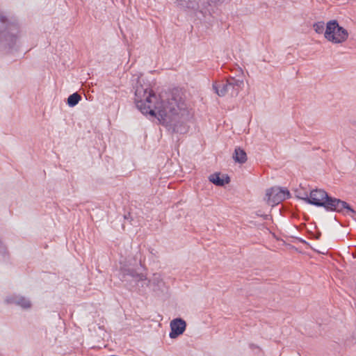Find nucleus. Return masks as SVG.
Masks as SVG:
<instances>
[{
  "label": "nucleus",
  "mask_w": 356,
  "mask_h": 356,
  "mask_svg": "<svg viewBox=\"0 0 356 356\" xmlns=\"http://www.w3.org/2000/svg\"><path fill=\"white\" fill-rule=\"evenodd\" d=\"M185 95L182 90L174 88L170 91L156 94L149 86L140 85L135 92V103L144 115L156 118L165 124L185 109Z\"/></svg>",
  "instance_id": "obj_1"
},
{
  "label": "nucleus",
  "mask_w": 356,
  "mask_h": 356,
  "mask_svg": "<svg viewBox=\"0 0 356 356\" xmlns=\"http://www.w3.org/2000/svg\"><path fill=\"white\" fill-rule=\"evenodd\" d=\"M348 31L340 26L336 20L330 21L327 24L325 38L334 43H341L347 40Z\"/></svg>",
  "instance_id": "obj_2"
},
{
  "label": "nucleus",
  "mask_w": 356,
  "mask_h": 356,
  "mask_svg": "<svg viewBox=\"0 0 356 356\" xmlns=\"http://www.w3.org/2000/svg\"><path fill=\"white\" fill-rule=\"evenodd\" d=\"M323 207H325L327 210L332 211H345L346 213L354 212V211L346 202L329 196Z\"/></svg>",
  "instance_id": "obj_3"
},
{
  "label": "nucleus",
  "mask_w": 356,
  "mask_h": 356,
  "mask_svg": "<svg viewBox=\"0 0 356 356\" xmlns=\"http://www.w3.org/2000/svg\"><path fill=\"white\" fill-rule=\"evenodd\" d=\"M290 193L288 191H284L279 188H271L267 191V202L270 204H276L288 198Z\"/></svg>",
  "instance_id": "obj_4"
},
{
  "label": "nucleus",
  "mask_w": 356,
  "mask_h": 356,
  "mask_svg": "<svg viewBox=\"0 0 356 356\" xmlns=\"http://www.w3.org/2000/svg\"><path fill=\"white\" fill-rule=\"evenodd\" d=\"M234 78L216 81L213 88L219 96H223L234 88Z\"/></svg>",
  "instance_id": "obj_5"
},
{
  "label": "nucleus",
  "mask_w": 356,
  "mask_h": 356,
  "mask_svg": "<svg viewBox=\"0 0 356 356\" xmlns=\"http://www.w3.org/2000/svg\"><path fill=\"white\" fill-rule=\"evenodd\" d=\"M327 197L328 195L323 190H313L310 193L309 202L312 204L323 207Z\"/></svg>",
  "instance_id": "obj_6"
},
{
  "label": "nucleus",
  "mask_w": 356,
  "mask_h": 356,
  "mask_svg": "<svg viewBox=\"0 0 356 356\" xmlns=\"http://www.w3.org/2000/svg\"><path fill=\"white\" fill-rule=\"evenodd\" d=\"M186 326V322L181 318H176L171 321V332L170 333V337L172 339L177 338L184 332Z\"/></svg>",
  "instance_id": "obj_7"
},
{
  "label": "nucleus",
  "mask_w": 356,
  "mask_h": 356,
  "mask_svg": "<svg viewBox=\"0 0 356 356\" xmlns=\"http://www.w3.org/2000/svg\"><path fill=\"white\" fill-rule=\"evenodd\" d=\"M233 159L236 162L244 163L247 161V154L243 149L237 147L235 149Z\"/></svg>",
  "instance_id": "obj_8"
},
{
  "label": "nucleus",
  "mask_w": 356,
  "mask_h": 356,
  "mask_svg": "<svg viewBox=\"0 0 356 356\" xmlns=\"http://www.w3.org/2000/svg\"><path fill=\"white\" fill-rule=\"evenodd\" d=\"M81 95H79L78 93H74L71 95H70V97H68L67 99V104L70 106H74L75 105H76L81 100Z\"/></svg>",
  "instance_id": "obj_9"
},
{
  "label": "nucleus",
  "mask_w": 356,
  "mask_h": 356,
  "mask_svg": "<svg viewBox=\"0 0 356 356\" xmlns=\"http://www.w3.org/2000/svg\"><path fill=\"white\" fill-rule=\"evenodd\" d=\"M210 181L218 186H222L224 181L220 178L218 174L212 175L210 177Z\"/></svg>",
  "instance_id": "obj_10"
},
{
  "label": "nucleus",
  "mask_w": 356,
  "mask_h": 356,
  "mask_svg": "<svg viewBox=\"0 0 356 356\" xmlns=\"http://www.w3.org/2000/svg\"><path fill=\"white\" fill-rule=\"evenodd\" d=\"M23 303L22 304V307L24 308H29L31 307V303L29 301L23 300Z\"/></svg>",
  "instance_id": "obj_11"
},
{
  "label": "nucleus",
  "mask_w": 356,
  "mask_h": 356,
  "mask_svg": "<svg viewBox=\"0 0 356 356\" xmlns=\"http://www.w3.org/2000/svg\"><path fill=\"white\" fill-rule=\"evenodd\" d=\"M315 26H316V31L317 32H318V33L322 32V31L323 29V25L319 26V25L316 24Z\"/></svg>",
  "instance_id": "obj_12"
},
{
  "label": "nucleus",
  "mask_w": 356,
  "mask_h": 356,
  "mask_svg": "<svg viewBox=\"0 0 356 356\" xmlns=\"http://www.w3.org/2000/svg\"><path fill=\"white\" fill-rule=\"evenodd\" d=\"M0 20H1L3 23H5V22L7 21L6 18V17H1L0 18Z\"/></svg>",
  "instance_id": "obj_13"
}]
</instances>
